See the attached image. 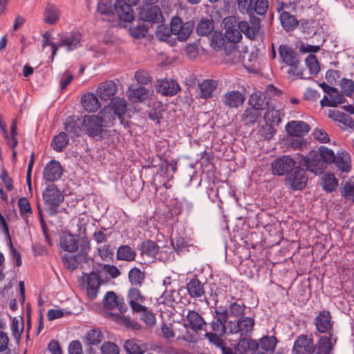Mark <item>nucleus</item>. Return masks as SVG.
<instances>
[{"label":"nucleus","instance_id":"nucleus-13","mask_svg":"<svg viewBox=\"0 0 354 354\" xmlns=\"http://www.w3.org/2000/svg\"><path fill=\"white\" fill-rule=\"evenodd\" d=\"M138 249L140 251L142 256H147L151 258H156V255L159 254V259L165 261L167 259L166 251L161 250L159 252V246L158 244L151 240H145L138 246Z\"/></svg>","mask_w":354,"mask_h":354},{"label":"nucleus","instance_id":"nucleus-9","mask_svg":"<svg viewBox=\"0 0 354 354\" xmlns=\"http://www.w3.org/2000/svg\"><path fill=\"white\" fill-rule=\"evenodd\" d=\"M307 182L308 176L306 174V171L301 168V166H297L288 173L286 178V184L289 185L293 190L302 189L306 187Z\"/></svg>","mask_w":354,"mask_h":354},{"label":"nucleus","instance_id":"nucleus-37","mask_svg":"<svg viewBox=\"0 0 354 354\" xmlns=\"http://www.w3.org/2000/svg\"><path fill=\"white\" fill-rule=\"evenodd\" d=\"M264 115L266 124L269 125L270 130H273L275 126H278L281 122V114L279 110L268 106Z\"/></svg>","mask_w":354,"mask_h":354},{"label":"nucleus","instance_id":"nucleus-16","mask_svg":"<svg viewBox=\"0 0 354 354\" xmlns=\"http://www.w3.org/2000/svg\"><path fill=\"white\" fill-rule=\"evenodd\" d=\"M337 339V337L331 332H329L328 336H321L315 345V353L316 354H331Z\"/></svg>","mask_w":354,"mask_h":354},{"label":"nucleus","instance_id":"nucleus-57","mask_svg":"<svg viewBox=\"0 0 354 354\" xmlns=\"http://www.w3.org/2000/svg\"><path fill=\"white\" fill-rule=\"evenodd\" d=\"M306 63L310 74L317 75L319 72L320 67L315 55H308L306 58Z\"/></svg>","mask_w":354,"mask_h":354},{"label":"nucleus","instance_id":"nucleus-44","mask_svg":"<svg viewBox=\"0 0 354 354\" xmlns=\"http://www.w3.org/2000/svg\"><path fill=\"white\" fill-rule=\"evenodd\" d=\"M129 279L133 286H141L145 278V273L138 268H133L129 272Z\"/></svg>","mask_w":354,"mask_h":354},{"label":"nucleus","instance_id":"nucleus-28","mask_svg":"<svg viewBox=\"0 0 354 354\" xmlns=\"http://www.w3.org/2000/svg\"><path fill=\"white\" fill-rule=\"evenodd\" d=\"M44 21L50 25L55 24L59 19L60 10L56 5L48 2L44 10Z\"/></svg>","mask_w":354,"mask_h":354},{"label":"nucleus","instance_id":"nucleus-42","mask_svg":"<svg viewBox=\"0 0 354 354\" xmlns=\"http://www.w3.org/2000/svg\"><path fill=\"white\" fill-rule=\"evenodd\" d=\"M68 143V139L66 133L61 132L53 138L50 146L55 151L61 152L66 147Z\"/></svg>","mask_w":354,"mask_h":354},{"label":"nucleus","instance_id":"nucleus-2","mask_svg":"<svg viewBox=\"0 0 354 354\" xmlns=\"http://www.w3.org/2000/svg\"><path fill=\"white\" fill-rule=\"evenodd\" d=\"M281 61L289 66L287 73L290 76L305 79L299 68L301 63L299 54L287 44H281L279 47Z\"/></svg>","mask_w":354,"mask_h":354},{"label":"nucleus","instance_id":"nucleus-11","mask_svg":"<svg viewBox=\"0 0 354 354\" xmlns=\"http://www.w3.org/2000/svg\"><path fill=\"white\" fill-rule=\"evenodd\" d=\"M131 3H127L124 0H116L114 3L115 14L118 16L119 22H131L134 19V11Z\"/></svg>","mask_w":354,"mask_h":354},{"label":"nucleus","instance_id":"nucleus-20","mask_svg":"<svg viewBox=\"0 0 354 354\" xmlns=\"http://www.w3.org/2000/svg\"><path fill=\"white\" fill-rule=\"evenodd\" d=\"M103 282L98 272H93L86 276V294L90 299L96 298L99 288Z\"/></svg>","mask_w":354,"mask_h":354},{"label":"nucleus","instance_id":"nucleus-56","mask_svg":"<svg viewBox=\"0 0 354 354\" xmlns=\"http://www.w3.org/2000/svg\"><path fill=\"white\" fill-rule=\"evenodd\" d=\"M318 153L325 165L327 163H333V162L335 160V157L336 155L334 153L332 149H328L327 147L321 146L319 148Z\"/></svg>","mask_w":354,"mask_h":354},{"label":"nucleus","instance_id":"nucleus-6","mask_svg":"<svg viewBox=\"0 0 354 354\" xmlns=\"http://www.w3.org/2000/svg\"><path fill=\"white\" fill-rule=\"evenodd\" d=\"M254 320L249 317H242L237 320L228 322V333H240L241 336H245L252 333L254 330Z\"/></svg>","mask_w":354,"mask_h":354},{"label":"nucleus","instance_id":"nucleus-25","mask_svg":"<svg viewBox=\"0 0 354 354\" xmlns=\"http://www.w3.org/2000/svg\"><path fill=\"white\" fill-rule=\"evenodd\" d=\"M81 120L77 115H71L66 119L64 129L66 132L71 135V137H79L83 130L80 126Z\"/></svg>","mask_w":354,"mask_h":354},{"label":"nucleus","instance_id":"nucleus-23","mask_svg":"<svg viewBox=\"0 0 354 354\" xmlns=\"http://www.w3.org/2000/svg\"><path fill=\"white\" fill-rule=\"evenodd\" d=\"M286 129L292 137H303L309 132L310 127L304 121L292 120L287 123Z\"/></svg>","mask_w":354,"mask_h":354},{"label":"nucleus","instance_id":"nucleus-18","mask_svg":"<svg viewBox=\"0 0 354 354\" xmlns=\"http://www.w3.org/2000/svg\"><path fill=\"white\" fill-rule=\"evenodd\" d=\"M156 89L162 95L174 96L180 91V86L174 79L163 78L158 80Z\"/></svg>","mask_w":354,"mask_h":354},{"label":"nucleus","instance_id":"nucleus-46","mask_svg":"<svg viewBox=\"0 0 354 354\" xmlns=\"http://www.w3.org/2000/svg\"><path fill=\"white\" fill-rule=\"evenodd\" d=\"M214 29L213 21L207 19H202L197 25L196 32L201 36H207Z\"/></svg>","mask_w":354,"mask_h":354},{"label":"nucleus","instance_id":"nucleus-40","mask_svg":"<svg viewBox=\"0 0 354 354\" xmlns=\"http://www.w3.org/2000/svg\"><path fill=\"white\" fill-rule=\"evenodd\" d=\"M142 342L136 339H129L124 342V348L128 354H144Z\"/></svg>","mask_w":354,"mask_h":354},{"label":"nucleus","instance_id":"nucleus-52","mask_svg":"<svg viewBox=\"0 0 354 354\" xmlns=\"http://www.w3.org/2000/svg\"><path fill=\"white\" fill-rule=\"evenodd\" d=\"M238 28L240 30L241 33L243 32L248 38L254 40L259 33L257 31L252 28V26L245 21L239 22L237 25Z\"/></svg>","mask_w":354,"mask_h":354},{"label":"nucleus","instance_id":"nucleus-29","mask_svg":"<svg viewBox=\"0 0 354 354\" xmlns=\"http://www.w3.org/2000/svg\"><path fill=\"white\" fill-rule=\"evenodd\" d=\"M211 46L216 51H218L224 48L226 55L232 53L231 49H229V48H227V46H229V42L227 41L225 35H223L221 32L214 31L212 33Z\"/></svg>","mask_w":354,"mask_h":354},{"label":"nucleus","instance_id":"nucleus-59","mask_svg":"<svg viewBox=\"0 0 354 354\" xmlns=\"http://www.w3.org/2000/svg\"><path fill=\"white\" fill-rule=\"evenodd\" d=\"M18 207L21 216L24 218L27 214H31L32 210L29 201L26 197H21L18 200Z\"/></svg>","mask_w":354,"mask_h":354},{"label":"nucleus","instance_id":"nucleus-26","mask_svg":"<svg viewBox=\"0 0 354 354\" xmlns=\"http://www.w3.org/2000/svg\"><path fill=\"white\" fill-rule=\"evenodd\" d=\"M188 324H185L187 328H191L194 331H198L203 329L207 323L203 317L195 310H189L187 315Z\"/></svg>","mask_w":354,"mask_h":354},{"label":"nucleus","instance_id":"nucleus-36","mask_svg":"<svg viewBox=\"0 0 354 354\" xmlns=\"http://www.w3.org/2000/svg\"><path fill=\"white\" fill-rule=\"evenodd\" d=\"M258 348L259 344L256 340L243 337L239 339L236 351L240 354H245L248 351H255Z\"/></svg>","mask_w":354,"mask_h":354},{"label":"nucleus","instance_id":"nucleus-49","mask_svg":"<svg viewBox=\"0 0 354 354\" xmlns=\"http://www.w3.org/2000/svg\"><path fill=\"white\" fill-rule=\"evenodd\" d=\"M246 306L243 302L239 304L236 301L232 302L230 304L228 308V313L230 317H242L245 316V310Z\"/></svg>","mask_w":354,"mask_h":354},{"label":"nucleus","instance_id":"nucleus-35","mask_svg":"<svg viewBox=\"0 0 354 354\" xmlns=\"http://www.w3.org/2000/svg\"><path fill=\"white\" fill-rule=\"evenodd\" d=\"M335 166L342 171L348 172L351 169V156L346 151H342L338 153L335 157V160L333 162Z\"/></svg>","mask_w":354,"mask_h":354},{"label":"nucleus","instance_id":"nucleus-54","mask_svg":"<svg viewBox=\"0 0 354 354\" xmlns=\"http://www.w3.org/2000/svg\"><path fill=\"white\" fill-rule=\"evenodd\" d=\"M145 310L140 312H133V313H141L140 319L147 326H152L156 324L155 315L147 307L144 306Z\"/></svg>","mask_w":354,"mask_h":354},{"label":"nucleus","instance_id":"nucleus-14","mask_svg":"<svg viewBox=\"0 0 354 354\" xmlns=\"http://www.w3.org/2000/svg\"><path fill=\"white\" fill-rule=\"evenodd\" d=\"M102 303L104 307L108 310L117 308L121 313H124L128 310L124 298L118 297L113 291H109L105 294Z\"/></svg>","mask_w":354,"mask_h":354},{"label":"nucleus","instance_id":"nucleus-61","mask_svg":"<svg viewBox=\"0 0 354 354\" xmlns=\"http://www.w3.org/2000/svg\"><path fill=\"white\" fill-rule=\"evenodd\" d=\"M339 86L346 96L351 97L354 93V82L352 80L342 78Z\"/></svg>","mask_w":354,"mask_h":354},{"label":"nucleus","instance_id":"nucleus-15","mask_svg":"<svg viewBox=\"0 0 354 354\" xmlns=\"http://www.w3.org/2000/svg\"><path fill=\"white\" fill-rule=\"evenodd\" d=\"M292 351L295 354H313L315 353L313 338L307 335H299L295 341Z\"/></svg>","mask_w":354,"mask_h":354},{"label":"nucleus","instance_id":"nucleus-50","mask_svg":"<svg viewBox=\"0 0 354 354\" xmlns=\"http://www.w3.org/2000/svg\"><path fill=\"white\" fill-rule=\"evenodd\" d=\"M86 342L90 345H98L104 339L103 334L99 329H91L86 333Z\"/></svg>","mask_w":354,"mask_h":354},{"label":"nucleus","instance_id":"nucleus-3","mask_svg":"<svg viewBox=\"0 0 354 354\" xmlns=\"http://www.w3.org/2000/svg\"><path fill=\"white\" fill-rule=\"evenodd\" d=\"M299 164L300 166L306 167V170L315 174L323 173L325 168L323 160L315 150L310 151L307 156L301 155Z\"/></svg>","mask_w":354,"mask_h":354},{"label":"nucleus","instance_id":"nucleus-21","mask_svg":"<svg viewBox=\"0 0 354 354\" xmlns=\"http://www.w3.org/2000/svg\"><path fill=\"white\" fill-rule=\"evenodd\" d=\"M62 172V167L59 162L55 160H52L45 166L43 172V177L44 179L47 181L54 182L61 178Z\"/></svg>","mask_w":354,"mask_h":354},{"label":"nucleus","instance_id":"nucleus-34","mask_svg":"<svg viewBox=\"0 0 354 354\" xmlns=\"http://www.w3.org/2000/svg\"><path fill=\"white\" fill-rule=\"evenodd\" d=\"M281 26L286 32L294 30L299 24L297 18L287 11H282L280 14Z\"/></svg>","mask_w":354,"mask_h":354},{"label":"nucleus","instance_id":"nucleus-24","mask_svg":"<svg viewBox=\"0 0 354 354\" xmlns=\"http://www.w3.org/2000/svg\"><path fill=\"white\" fill-rule=\"evenodd\" d=\"M96 91L101 100L107 101L111 100V97L116 93L118 86L113 81L106 80L99 84Z\"/></svg>","mask_w":354,"mask_h":354},{"label":"nucleus","instance_id":"nucleus-47","mask_svg":"<svg viewBox=\"0 0 354 354\" xmlns=\"http://www.w3.org/2000/svg\"><path fill=\"white\" fill-rule=\"evenodd\" d=\"M109 315L112 317L113 320L118 322L119 324L125 325L127 328L133 329L140 328L139 324L133 320H131L129 317H126L119 314H113L111 313H109Z\"/></svg>","mask_w":354,"mask_h":354},{"label":"nucleus","instance_id":"nucleus-55","mask_svg":"<svg viewBox=\"0 0 354 354\" xmlns=\"http://www.w3.org/2000/svg\"><path fill=\"white\" fill-rule=\"evenodd\" d=\"M97 253L102 261H111L114 256V252L109 244H104L97 248Z\"/></svg>","mask_w":354,"mask_h":354},{"label":"nucleus","instance_id":"nucleus-43","mask_svg":"<svg viewBox=\"0 0 354 354\" xmlns=\"http://www.w3.org/2000/svg\"><path fill=\"white\" fill-rule=\"evenodd\" d=\"M80 40L81 35L75 33L59 41L58 46H65L68 50H72L80 46Z\"/></svg>","mask_w":354,"mask_h":354},{"label":"nucleus","instance_id":"nucleus-8","mask_svg":"<svg viewBox=\"0 0 354 354\" xmlns=\"http://www.w3.org/2000/svg\"><path fill=\"white\" fill-rule=\"evenodd\" d=\"M280 91L272 84L269 85L266 91V93L255 92L250 95L248 103L251 107L258 110H263L268 108V101L266 100V95H278Z\"/></svg>","mask_w":354,"mask_h":354},{"label":"nucleus","instance_id":"nucleus-10","mask_svg":"<svg viewBox=\"0 0 354 354\" xmlns=\"http://www.w3.org/2000/svg\"><path fill=\"white\" fill-rule=\"evenodd\" d=\"M83 130L92 138L102 137L104 125L97 115H85L81 122Z\"/></svg>","mask_w":354,"mask_h":354},{"label":"nucleus","instance_id":"nucleus-38","mask_svg":"<svg viewBox=\"0 0 354 354\" xmlns=\"http://www.w3.org/2000/svg\"><path fill=\"white\" fill-rule=\"evenodd\" d=\"M217 82L214 80H205L199 84L200 96L201 98L208 99L212 97V92L217 87Z\"/></svg>","mask_w":354,"mask_h":354},{"label":"nucleus","instance_id":"nucleus-48","mask_svg":"<svg viewBox=\"0 0 354 354\" xmlns=\"http://www.w3.org/2000/svg\"><path fill=\"white\" fill-rule=\"evenodd\" d=\"M260 115L259 110L252 107L247 108L242 115V120L247 124H253L257 122Z\"/></svg>","mask_w":354,"mask_h":354},{"label":"nucleus","instance_id":"nucleus-27","mask_svg":"<svg viewBox=\"0 0 354 354\" xmlns=\"http://www.w3.org/2000/svg\"><path fill=\"white\" fill-rule=\"evenodd\" d=\"M186 287L188 295L192 298H200L205 296L204 283L196 277L191 279Z\"/></svg>","mask_w":354,"mask_h":354},{"label":"nucleus","instance_id":"nucleus-58","mask_svg":"<svg viewBox=\"0 0 354 354\" xmlns=\"http://www.w3.org/2000/svg\"><path fill=\"white\" fill-rule=\"evenodd\" d=\"M223 335L218 333H212L211 332H206L204 335L205 337L208 339L209 342L214 344L216 347L221 348L225 342L221 338Z\"/></svg>","mask_w":354,"mask_h":354},{"label":"nucleus","instance_id":"nucleus-19","mask_svg":"<svg viewBox=\"0 0 354 354\" xmlns=\"http://www.w3.org/2000/svg\"><path fill=\"white\" fill-rule=\"evenodd\" d=\"M244 95L239 91H230L221 96V102L229 109H236L245 102Z\"/></svg>","mask_w":354,"mask_h":354},{"label":"nucleus","instance_id":"nucleus-53","mask_svg":"<svg viewBox=\"0 0 354 354\" xmlns=\"http://www.w3.org/2000/svg\"><path fill=\"white\" fill-rule=\"evenodd\" d=\"M338 183L333 174H328L324 176L322 182L323 189L327 192H332L337 187Z\"/></svg>","mask_w":354,"mask_h":354},{"label":"nucleus","instance_id":"nucleus-51","mask_svg":"<svg viewBox=\"0 0 354 354\" xmlns=\"http://www.w3.org/2000/svg\"><path fill=\"white\" fill-rule=\"evenodd\" d=\"M194 28V23L193 21H189L185 23L182 21V26L179 28L178 40L185 41L189 37Z\"/></svg>","mask_w":354,"mask_h":354},{"label":"nucleus","instance_id":"nucleus-62","mask_svg":"<svg viewBox=\"0 0 354 354\" xmlns=\"http://www.w3.org/2000/svg\"><path fill=\"white\" fill-rule=\"evenodd\" d=\"M130 35L137 39L145 37L148 32V28L145 25L141 24L136 26L131 27L129 29Z\"/></svg>","mask_w":354,"mask_h":354},{"label":"nucleus","instance_id":"nucleus-5","mask_svg":"<svg viewBox=\"0 0 354 354\" xmlns=\"http://www.w3.org/2000/svg\"><path fill=\"white\" fill-rule=\"evenodd\" d=\"M224 27L225 28V37L229 42V49L231 52L236 50V44L238 43L242 37L241 31L236 28V21L234 17H228L223 20Z\"/></svg>","mask_w":354,"mask_h":354},{"label":"nucleus","instance_id":"nucleus-33","mask_svg":"<svg viewBox=\"0 0 354 354\" xmlns=\"http://www.w3.org/2000/svg\"><path fill=\"white\" fill-rule=\"evenodd\" d=\"M97 117L105 127H111L116 118H118L115 111L109 106L103 108L98 113Z\"/></svg>","mask_w":354,"mask_h":354},{"label":"nucleus","instance_id":"nucleus-31","mask_svg":"<svg viewBox=\"0 0 354 354\" xmlns=\"http://www.w3.org/2000/svg\"><path fill=\"white\" fill-rule=\"evenodd\" d=\"M60 245L64 250L73 252L78 250V239L71 233L62 234L60 236Z\"/></svg>","mask_w":354,"mask_h":354},{"label":"nucleus","instance_id":"nucleus-60","mask_svg":"<svg viewBox=\"0 0 354 354\" xmlns=\"http://www.w3.org/2000/svg\"><path fill=\"white\" fill-rule=\"evenodd\" d=\"M211 330L212 333H218L220 335H225L228 333V323L226 324L218 320H214L210 323Z\"/></svg>","mask_w":354,"mask_h":354},{"label":"nucleus","instance_id":"nucleus-63","mask_svg":"<svg viewBox=\"0 0 354 354\" xmlns=\"http://www.w3.org/2000/svg\"><path fill=\"white\" fill-rule=\"evenodd\" d=\"M100 354H120V349L114 342L109 341L102 344Z\"/></svg>","mask_w":354,"mask_h":354},{"label":"nucleus","instance_id":"nucleus-45","mask_svg":"<svg viewBox=\"0 0 354 354\" xmlns=\"http://www.w3.org/2000/svg\"><path fill=\"white\" fill-rule=\"evenodd\" d=\"M277 344V339L275 336H264L259 339L261 348L266 352H274Z\"/></svg>","mask_w":354,"mask_h":354},{"label":"nucleus","instance_id":"nucleus-1","mask_svg":"<svg viewBox=\"0 0 354 354\" xmlns=\"http://www.w3.org/2000/svg\"><path fill=\"white\" fill-rule=\"evenodd\" d=\"M44 209L50 216H55L59 212V206L64 196L57 185L52 183L46 187L42 192Z\"/></svg>","mask_w":354,"mask_h":354},{"label":"nucleus","instance_id":"nucleus-17","mask_svg":"<svg viewBox=\"0 0 354 354\" xmlns=\"http://www.w3.org/2000/svg\"><path fill=\"white\" fill-rule=\"evenodd\" d=\"M127 299L132 312H140L145 310L142 304L146 301V297L138 288H130L127 292Z\"/></svg>","mask_w":354,"mask_h":354},{"label":"nucleus","instance_id":"nucleus-4","mask_svg":"<svg viewBox=\"0 0 354 354\" xmlns=\"http://www.w3.org/2000/svg\"><path fill=\"white\" fill-rule=\"evenodd\" d=\"M237 5L240 12L248 15H263L268 9V1L264 0H237Z\"/></svg>","mask_w":354,"mask_h":354},{"label":"nucleus","instance_id":"nucleus-64","mask_svg":"<svg viewBox=\"0 0 354 354\" xmlns=\"http://www.w3.org/2000/svg\"><path fill=\"white\" fill-rule=\"evenodd\" d=\"M172 34L170 27L165 25H158L156 28V35L161 41H167Z\"/></svg>","mask_w":354,"mask_h":354},{"label":"nucleus","instance_id":"nucleus-39","mask_svg":"<svg viewBox=\"0 0 354 354\" xmlns=\"http://www.w3.org/2000/svg\"><path fill=\"white\" fill-rule=\"evenodd\" d=\"M136 252L129 245H120L116 252V257L118 260L133 261L136 259Z\"/></svg>","mask_w":354,"mask_h":354},{"label":"nucleus","instance_id":"nucleus-41","mask_svg":"<svg viewBox=\"0 0 354 354\" xmlns=\"http://www.w3.org/2000/svg\"><path fill=\"white\" fill-rule=\"evenodd\" d=\"M109 106L111 107L117 113L118 118H120L126 112L127 102L124 97H113Z\"/></svg>","mask_w":354,"mask_h":354},{"label":"nucleus","instance_id":"nucleus-22","mask_svg":"<svg viewBox=\"0 0 354 354\" xmlns=\"http://www.w3.org/2000/svg\"><path fill=\"white\" fill-rule=\"evenodd\" d=\"M314 324L316 326V329L319 333H329L333 327L330 312L325 310L320 311L319 315L314 319Z\"/></svg>","mask_w":354,"mask_h":354},{"label":"nucleus","instance_id":"nucleus-30","mask_svg":"<svg viewBox=\"0 0 354 354\" xmlns=\"http://www.w3.org/2000/svg\"><path fill=\"white\" fill-rule=\"evenodd\" d=\"M129 99L133 102H144L152 95L153 91L145 86H140L137 88H130Z\"/></svg>","mask_w":354,"mask_h":354},{"label":"nucleus","instance_id":"nucleus-7","mask_svg":"<svg viewBox=\"0 0 354 354\" xmlns=\"http://www.w3.org/2000/svg\"><path fill=\"white\" fill-rule=\"evenodd\" d=\"M297 167L295 160L289 155L277 158L271 162L272 174L279 176H287Z\"/></svg>","mask_w":354,"mask_h":354},{"label":"nucleus","instance_id":"nucleus-12","mask_svg":"<svg viewBox=\"0 0 354 354\" xmlns=\"http://www.w3.org/2000/svg\"><path fill=\"white\" fill-rule=\"evenodd\" d=\"M140 18L143 21L158 24L164 19L158 6H142L139 12Z\"/></svg>","mask_w":354,"mask_h":354},{"label":"nucleus","instance_id":"nucleus-32","mask_svg":"<svg viewBox=\"0 0 354 354\" xmlns=\"http://www.w3.org/2000/svg\"><path fill=\"white\" fill-rule=\"evenodd\" d=\"M81 101L84 109L88 112H95L100 107L97 95L93 93L84 94Z\"/></svg>","mask_w":354,"mask_h":354}]
</instances>
